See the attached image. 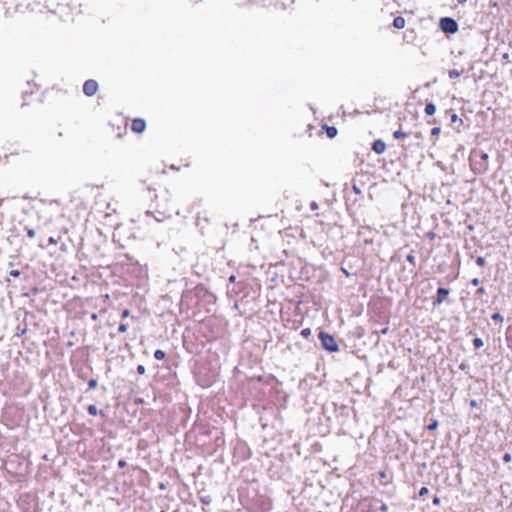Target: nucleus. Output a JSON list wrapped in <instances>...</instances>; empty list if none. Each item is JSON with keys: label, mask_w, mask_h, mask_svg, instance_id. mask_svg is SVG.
Wrapping results in <instances>:
<instances>
[{"label": "nucleus", "mask_w": 512, "mask_h": 512, "mask_svg": "<svg viewBox=\"0 0 512 512\" xmlns=\"http://www.w3.org/2000/svg\"><path fill=\"white\" fill-rule=\"evenodd\" d=\"M319 339L321 341L323 348L326 349L327 351L336 352L339 350V347H338L335 339L330 334L325 333V332H320Z\"/></svg>", "instance_id": "obj_1"}, {"label": "nucleus", "mask_w": 512, "mask_h": 512, "mask_svg": "<svg viewBox=\"0 0 512 512\" xmlns=\"http://www.w3.org/2000/svg\"><path fill=\"white\" fill-rule=\"evenodd\" d=\"M440 28L445 33L454 34L458 31V23L450 17H444L440 20Z\"/></svg>", "instance_id": "obj_2"}, {"label": "nucleus", "mask_w": 512, "mask_h": 512, "mask_svg": "<svg viewBox=\"0 0 512 512\" xmlns=\"http://www.w3.org/2000/svg\"><path fill=\"white\" fill-rule=\"evenodd\" d=\"M98 90V84L95 80H87L83 85V92L87 96H93Z\"/></svg>", "instance_id": "obj_3"}, {"label": "nucleus", "mask_w": 512, "mask_h": 512, "mask_svg": "<svg viewBox=\"0 0 512 512\" xmlns=\"http://www.w3.org/2000/svg\"><path fill=\"white\" fill-rule=\"evenodd\" d=\"M146 123L143 119L137 118L132 121L131 129L136 133H141L145 130Z\"/></svg>", "instance_id": "obj_4"}, {"label": "nucleus", "mask_w": 512, "mask_h": 512, "mask_svg": "<svg viewBox=\"0 0 512 512\" xmlns=\"http://www.w3.org/2000/svg\"><path fill=\"white\" fill-rule=\"evenodd\" d=\"M449 294V290L446 288H439L437 290V299L434 304H441Z\"/></svg>", "instance_id": "obj_5"}, {"label": "nucleus", "mask_w": 512, "mask_h": 512, "mask_svg": "<svg viewBox=\"0 0 512 512\" xmlns=\"http://www.w3.org/2000/svg\"><path fill=\"white\" fill-rule=\"evenodd\" d=\"M386 149V144L381 141V140H376L374 143H373V150L374 152H376L377 154H382L384 153Z\"/></svg>", "instance_id": "obj_6"}, {"label": "nucleus", "mask_w": 512, "mask_h": 512, "mask_svg": "<svg viewBox=\"0 0 512 512\" xmlns=\"http://www.w3.org/2000/svg\"><path fill=\"white\" fill-rule=\"evenodd\" d=\"M393 26L397 29H402L405 26V19L401 16H398L393 21Z\"/></svg>", "instance_id": "obj_7"}, {"label": "nucleus", "mask_w": 512, "mask_h": 512, "mask_svg": "<svg viewBox=\"0 0 512 512\" xmlns=\"http://www.w3.org/2000/svg\"><path fill=\"white\" fill-rule=\"evenodd\" d=\"M436 112V106L433 103H428L425 106V113L429 116L434 115Z\"/></svg>", "instance_id": "obj_8"}, {"label": "nucleus", "mask_w": 512, "mask_h": 512, "mask_svg": "<svg viewBox=\"0 0 512 512\" xmlns=\"http://www.w3.org/2000/svg\"><path fill=\"white\" fill-rule=\"evenodd\" d=\"M326 133L329 138H334L337 135V129L333 126H331V127L327 126Z\"/></svg>", "instance_id": "obj_9"}, {"label": "nucleus", "mask_w": 512, "mask_h": 512, "mask_svg": "<svg viewBox=\"0 0 512 512\" xmlns=\"http://www.w3.org/2000/svg\"><path fill=\"white\" fill-rule=\"evenodd\" d=\"M154 357L157 360H162L165 358V352L163 350L158 349L154 352Z\"/></svg>", "instance_id": "obj_10"}, {"label": "nucleus", "mask_w": 512, "mask_h": 512, "mask_svg": "<svg viewBox=\"0 0 512 512\" xmlns=\"http://www.w3.org/2000/svg\"><path fill=\"white\" fill-rule=\"evenodd\" d=\"M460 75H461V72L459 70L452 69V70L449 71V77L452 78V79L453 78H458V77H460Z\"/></svg>", "instance_id": "obj_11"}, {"label": "nucleus", "mask_w": 512, "mask_h": 512, "mask_svg": "<svg viewBox=\"0 0 512 512\" xmlns=\"http://www.w3.org/2000/svg\"><path fill=\"white\" fill-rule=\"evenodd\" d=\"M88 413L90 415H93V416L97 415V413H98L97 407L95 405H89L88 406Z\"/></svg>", "instance_id": "obj_12"}, {"label": "nucleus", "mask_w": 512, "mask_h": 512, "mask_svg": "<svg viewBox=\"0 0 512 512\" xmlns=\"http://www.w3.org/2000/svg\"><path fill=\"white\" fill-rule=\"evenodd\" d=\"M473 345L475 346V348H480L483 346V340L481 338H475L473 340Z\"/></svg>", "instance_id": "obj_13"}, {"label": "nucleus", "mask_w": 512, "mask_h": 512, "mask_svg": "<svg viewBox=\"0 0 512 512\" xmlns=\"http://www.w3.org/2000/svg\"><path fill=\"white\" fill-rule=\"evenodd\" d=\"M393 136H394L395 139H400L402 137H405L406 133H404V132H402L400 130H397V131L394 132Z\"/></svg>", "instance_id": "obj_14"}, {"label": "nucleus", "mask_w": 512, "mask_h": 512, "mask_svg": "<svg viewBox=\"0 0 512 512\" xmlns=\"http://www.w3.org/2000/svg\"><path fill=\"white\" fill-rule=\"evenodd\" d=\"M437 427H438V421H437V420H434L431 424H429V425L427 426V429H428V430H430V431H432V430L437 429Z\"/></svg>", "instance_id": "obj_15"}, {"label": "nucleus", "mask_w": 512, "mask_h": 512, "mask_svg": "<svg viewBox=\"0 0 512 512\" xmlns=\"http://www.w3.org/2000/svg\"><path fill=\"white\" fill-rule=\"evenodd\" d=\"M98 385L97 381L95 379H91L89 382H88V386L90 389H94L96 388Z\"/></svg>", "instance_id": "obj_16"}, {"label": "nucleus", "mask_w": 512, "mask_h": 512, "mask_svg": "<svg viewBox=\"0 0 512 512\" xmlns=\"http://www.w3.org/2000/svg\"><path fill=\"white\" fill-rule=\"evenodd\" d=\"M492 319L495 320V321H503V316L499 313H494L492 315Z\"/></svg>", "instance_id": "obj_17"}, {"label": "nucleus", "mask_w": 512, "mask_h": 512, "mask_svg": "<svg viewBox=\"0 0 512 512\" xmlns=\"http://www.w3.org/2000/svg\"><path fill=\"white\" fill-rule=\"evenodd\" d=\"M118 331L120 333H124L127 331V325L126 324H120L119 327H118Z\"/></svg>", "instance_id": "obj_18"}, {"label": "nucleus", "mask_w": 512, "mask_h": 512, "mask_svg": "<svg viewBox=\"0 0 512 512\" xmlns=\"http://www.w3.org/2000/svg\"><path fill=\"white\" fill-rule=\"evenodd\" d=\"M428 492H429V490H428V488H427V487H422V488L420 489V491H419V495H420V496H424V495L428 494Z\"/></svg>", "instance_id": "obj_19"}, {"label": "nucleus", "mask_w": 512, "mask_h": 512, "mask_svg": "<svg viewBox=\"0 0 512 512\" xmlns=\"http://www.w3.org/2000/svg\"><path fill=\"white\" fill-rule=\"evenodd\" d=\"M476 263H477V265H479V266H483V265L485 264V259H484L483 257H478V258L476 259Z\"/></svg>", "instance_id": "obj_20"}, {"label": "nucleus", "mask_w": 512, "mask_h": 512, "mask_svg": "<svg viewBox=\"0 0 512 512\" xmlns=\"http://www.w3.org/2000/svg\"><path fill=\"white\" fill-rule=\"evenodd\" d=\"M145 371H146V369H145V367H144L143 365H139V366L137 367V372H138L139 374H144V373H145Z\"/></svg>", "instance_id": "obj_21"}, {"label": "nucleus", "mask_w": 512, "mask_h": 512, "mask_svg": "<svg viewBox=\"0 0 512 512\" xmlns=\"http://www.w3.org/2000/svg\"><path fill=\"white\" fill-rule=\"evenodd\" d=\"M439 133H440V128L439 127L432 128V130H431V134L432 135H438Z\"/></svg>", "instance_id": "obj_22"}, {"label": "nucleus", "mask_w": 512, "mask_h": 512, "mask_svg": "<svg viewBox=\"0 0 512 512\" xmlns=\"http://www.w3.org/2000/svg\"><path fill=\"white\" fill-rule=\"evenodd\" d=\"M27 235H28V237L33 238V237H35V231L33 229H29L27 231Z\"/></svg>", "instance_id": "obj_23"}, {"label": "nucleus", "mask_w": 512, "mask_h": 512, "mask_svg": "<svg viewBox=\"0 0 512 512\" xmlns=\"http://www.w3.org/2000/svg\"><path fill=\"white\" fill-rule=\"evenodd\" d=\"M10 275L13 277H18L20 275V272L18 270H12L10 271Z\"/></svg>", "instance_id": "obj_24"}, {"label": "nucleus", "mask_w": 512, "mask_h": 512, "mask_svg": "<svg viewBox=\"0 0 512 512\" xmlns=\"http://www.w3.org/2000/svg\"><path fill=\"white\" fill-rule=\"evenodd\" d=\"M489 156L487 153H481V159L484 161V162H487Z\"/></svg>", "instance_id": "obj_25"}, {"label": "nucleus", "mask_w": 512, "mask_h": 512, "mask_svg": "<svg viewBox=\"0 0 512 512\" xmlns=\"http://www.w3.org/2000/svg\"><path fill=\"white\" fill-rule=\"evenodd\" d=\"M503 460H504L505 462H509V461L511 460V455H510V454H508V453H506V454L503 456Z\"/></svg>", "instance_id": "obj_26"}, {"label": "nucleus", "mask_w": 512, "mask_h": 512, "mask_svg": "<svg viewBox=\"0 0 512 512\" xmlns=\"http://www.w3.org/2000/svg\"><path fill=\"white\" fill-rule=\"evenodd\" d=\"M130 314L129 310L128 309H125L123 312H122V318H126L128 317Z\"/></svg>", "instance_id": "obj_27"}, {"label": "nucleus", "mask_w": 512, "mask_h": 512, "mask_svg": "<svg viewBox=\"0 0 512 512\" xmlns=\"http://www.w3.org/2000/svg\"><path fill=\"white\" fill-rule=\"evenodd\" d=\"M406 259H407V261H409V262L413 263V262H414L415 257H414L413 255L409 254V255L406 257Z\"/></svg>", "instance_id": "obj_28"}, {"label": "nucleus", "mask_w": 512, "mask_h": 512, "mask_svg": "<svg viewBox=\"0 0 512 512\" xmlns=\"http://www.w3.org/2000/svg\"><path fill=\"white\" fill-rule=\"evenodd\" d=\"M471 284L474 285V286H477L479 284V279L478 278H474L472 281H471Z\"/></svg>", "instance_id": "obj_29"}, {"label": "nucleus", "mask_w": 512, "mask_h": 512, "mask_svg": "<svg viewBox=\"0 0 512 512\" xmlns=\"http://www.w3.org/2000/svg\"><path fill=\"white\" fill-rule=\"evenodd\" d=\"M484 293H485V289L483 287H481L477 290V294H484Z\"/></svg>", "instance_id": "obj_30"}, {"label": "nucleus", "mask_w": 512, "mask_h": 512, "mask_svg": "<svg viewBox=\"0 0 512 512\" xmlns=\"http://www.w3.org/2000/svg\"><path fill=\"white\" fill-rule=\"evenodd\" d=\"M457 119H458V117H457V115H456V114H453V115L451 116V121H452V122H456V121H457Z\"/></svg>", "instance_id": "obj_31"}, {"label": "nucleus", "mask_w": 512, "mask_h": 512, "mask_svg": "<svg viewBox=\"0 0 512 512\" xmlns=\"http://www.w3.org/2000/svg\"><path fill=\"white\" fill-rule=\"evenodd\" d=\"M433 503H434L435 505H438V504L440 503V499H439L438 497H435V498L433 499Z\"/></svg>", "instance_id": "obj_32"}, {"label": "nucleus", "mask_w": 512, "mask_h": 512, "mask_svg": "<svg viewBox=\"0 0 512 512\" xmlns=\"http://www.w3.org/2000/svg\"><path fill=\"white\" fill-rule=\"evenodd\" d=\"M118 465H119L120 467H124V466L126 465V462H125V461H123V460H120V461H119V463H118Z\"/></svg>", "instance_id": "obj_33"}, {"label": "nucleus", "mask_w": 512, "mask_h": 512, "mask_svg": "<svg viewBox=\"0 0 512 512\" xmlns=\"http://www.w3.org/2000/svg\"><path fill=\"white\" fill-rule=\"evenodd\" d=\"M353 188H354L355 193L360 194V189L358 187L354 186Z\"/></svg>", "instance_id": "obj_34"}, {"label": "nucleus", "mask_w": 512, "mask_h": 512, "mask_svg": "<svg viewBox=\"0 0 512 512\" xmlns=\"http://www.w3.org/2000/svg\"><path fill=\"white\" fill-rule=\"evenodd\" d=\"M311 208H312L313 210H314V209H316V208H317V204H316L315 202H313V203L311 204Z\"/></svg>", "instance_id": "obj_35"}, {"label": "nucleus", "mask_w": 512, "mask_h": 512, "mask_svg": "<svg viewBox=\"0 0 512 512\" xmlns=\"http://www.w3.org/2000/svg\"><path fill=\"white\" fill-rule=\"evenodd\" d=\"M470 405H471V406H473V407H474V406H476V401H475V400H472V401L470 402Z\"/></svg>", "instance_id": "obj_36"}, {"label": "nucleus", "mask_w": 512, "mask_h": 512, "mask_svg": "<svg viewBox=\"0 0 512 512\" xmlns=\"http://www.w3.org/2000/svg\"><path fill=\"white\" fill-rule=\"evenodd\" d=\"M457 2H458L459 4H464V3L466 2V0H457Z\"/></svg>", "instance_id": "obj_37"}, {"label": "nucleus", "mask_w": 512, "mask_h": 512, "mask_svg": "<svg viewBox=\"0 0 512 512\" xmlns=\"http://www.w3.org/2000/svg\"><path fill=\"white\" fill-rule=\"evenodd\" d=\"M230 281H231V282H234V281H235V276H231V277H230Z\"/></svg>", "instance_id": "obj_38"}, {"label": "nucleus", "mask_w": 512, "mask_h": 512, "mask_svg": "<svg viewBox=\"0 0 512 512\" xmlns=\"http://www.w3.org/2000/svg\"><path fill=\"white\" fill-rule=\"evenodd\" d=\"M487 168H488V167H487V165H485V166L483 167V170H484V171H486V170H487Z\"/></svg>", "instance_id": "obj_39"}]
</instances>
